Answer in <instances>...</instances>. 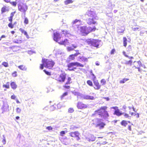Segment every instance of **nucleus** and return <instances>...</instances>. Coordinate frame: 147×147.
Instances as JSON below:
<instances>
[{
    "label": "nucleus",
    "mask_w": 147,
    "mask_h": 147,
    "mask_svg": "<svg viewBox=\"0 0 147 147\" xmlns=\"http://www.w3.org/2000/svg\"><path fill=\"white\" fill-rule=\"evenodd\" d=\"M107 107L106 106L101 107L99 109L95 111L94 113L92 114V116L98 115L99 117L102 119H106L108 118L109 116L107 111H106Z\"/></svg>",
    "instance_id": "1"
},
{
    "label": "nucleus",
    "mask_w": 147,
    "mask_h": 147,
    "mask_svg": "<svg viewBox=\"0 0 147 147\" xmlns=\"http://www.w3.org/2000/svg\"><path fill=\"white\" fill-rule=\"evenodd\" d=\"M78 31H79L81 35L83 36H86L90 32H94L97 30L95 26L92 28L90 26L87 27L86 26H83L78 27Z\"/></svg>",
    "instance_id": "2"
},
{
    "label": "nucleus",
    "mask_w": 147,
    "mask_h": 147,
    "mask_svg": "<svg viewBox=\"0 0 147 147\" xmlns=\"http://www.w3.org/2000/svg\"><path fill=\"white\" fill-rule=\"evenodd\" d=\"M77 62H72L67 65V69L69 71H74L77 69V67H84V65Z\"/></svg>",
    "instance_id": "3"
},
{
    "label": "nucleus",
    "mask_w": 147,
    "mask_h": 147,
    "mask_svg": "<svg viewBox=\"0 0 147 147\" xmlns=\"http://www.w3.org/2000/svg\"><path fill=\"white\" fill-rule=\"evenodd\" d=\"M100 41L97 39H88L86 40L87 43L90 46L98 47Z\"/></svg>",
    "instance_id": "4"
},
{
    "label": "nucleus",
    "mask_w": 147,
    "mask_h": 147,
    "mask_svg": "<svg viewBox=\"0 0 147 147\" xmlns=\"http://www.w3.org/2000/svg\"><path fill=\"white\" fill-rule=\"evenodd\" d=\"M18 9L19 11L23 13L24 15L28 9V6L26 4L21 3L18 4Z\"/></svg>",
    "instance_id": "5"
},
{
    "label": "nucleus",
    "mask_w": 147,
    "mask_h": 147,
    "mask_svg": "<svg viewBox=\"0 0 147 147\" xmlns=\"http://www.w3.org/2000/svg\"><path fill=\"white\" fill-rule=\"evenodd\" d=\"M66 74L65 73H61L57 76L56 80L59 82H64L66 78Z\"/></svg>",
    "instance_id": "6"
},
{
    "label": "nucleus",
    "mask_w": 147,
    "mask_h": 147,
    "mask_svg": "<svg viewBox=\"0 0 147 147\" xmlns=\"http://www.w3.org/2000/svg\"><path fill=\"white\" fill-rule=\"evenodd\" d=\"M72 83L71 78L70 77H68L67 81L63 86V87L66 89H69L70 88V84Z\"/></svg>",
    "instance_id": "7"
},
{
    "label": "nucleus",
    "mask_w": 147,
    "mask_h": 147,
    "mask_svg": "<svg viewBox=\"0 0 147 147\" xmlns=\"http://www.w3.org/2000/svg\"><path fill=\"white\" fill-rule=\"evenodd\" d=\"M69 134L71 137L76 138V139L78 140H79L80 139V138L79 137L80 134L78 131L71 132H70Z\"/></svg>",
    "instance_id": "8"
},
{
    "label": "nucleus",
    "mask_w": 147,
    "mask_h": 147,
    "mask_svg": "<svg viewBox=\"0 0 147 147\" xmlns=\"http://www.w3.org/2000/svg\"><path fill=\"white\" fill-rule=\"evenodd\" d=\"M137 63L139 65V67H135V68L138 69V71L140 72L142 71H145V70H144V69L146 68V67L145 65H143L142 64L141 62L140 61H138L137 62Z\"/></svg>",
    "instance_id": "9"
},
{
    "label": "nucleus",
    "mask_w": 147,
    "mask_h": 147,
    "mask_svg": "<svg viewBox=\"0 0 147 147\" xmlns=\"http://www.w3.org/2000/svg\"><path fill=\"white\" fill-rule=\"evenodd\" d=\"M53 35L54 40L56 42H58L61 38V37L60 36V34L57 32H55L53 33Z\"/></svg>",
    "instance_id": "10"
},
{
    "label": "nucleus",
    "mask_w": 147,
    "mask_h": 147,
    "mask_svg": "<svg viewBox=\"0 0 147 147\" xmlns=\"http://www.w3.org/2000/svg\"><path fill=\"white\" fill-rule=\"evenodd\" d=\"M93 81L94 86V88L96 90H98L101 88V85L99 84L97 80H95Z\"/></svg>",
    "instance_id": "11"
},
{
    "label": "nucleus",
    "mask_w": 147,
    "mask_h": 147,
    "mask_svg": "<svg viewBox=\"0 0 147 147\" xmlns=\"http://www.w3.org/2000/svg\"><path fill=\"white\" fill-rule=\"evenodd\" d=\"M111 109H113L115 110L113 114L117 116H119L123 114V113L120 112L119 110L117 107H113L111 108Z\"/></svg>",
    "instance_id": "12"
},
{
    "label": "nucleus",
    "mask_w": 147,
    "mask_h": 147,
    "mask_svg": "<svg viewBox=\"0 0 147 147\" xmlns=\"http://www.w3.org/2000/svg\"><path fill=\"white\" fill-rule=\"evenodd\" d=\"M95 19V17H92V18H89L86 20L87 23L89 25L95 24L96 23V22L94 20Z\"/></svg>",
    "instance_id": "13"
},
{
    "label": "nucleus",
    "mask_w": 147,
    "mask_h": 147,
    "mask_svg": "<svg viewBox=\"0 0 147 147\" xmlns=\"http://www.w3.org/2000/svg\"><path fill=\"white\" fill-rule=\"evenodd\" d=\"M77 107L78 109H82L86 108L87 106L86 104H84L81 102H79L77 105Z\"/></svg>",
    "instance_id": "14"
},
{
    "label": "nucleus",
    "mask_w": 147,
    "mask_h": 147,
    "mask_svg": "<svg viewBox=\"0 0 147 147\" xmlns=\"http://www.w3.org/2000/svg\"><path fill=\"white\" fill-rule=\"evenodd\" d=\"M106 124L102 122L99 121L98 122L96 125V127H98L100 129H101L103 128Z\"/></svg>",
    "instance_id": "15"
},
{
    "label": "nucleus",
    "mask_w": 147,
    "mask_h": 147,
    "mask_svg": "<svg viewBox=\"0 0 147 147\" xmlns=\"http://www.w3.org/2000/svg\"><path fill=\"white\" fill-rule=\"evenodd\" d=\"M55 63L52 60L49 61L47 62V67L51 69L55 65Z\"/></svg>",
    "instance_id": "16"
},
{
    "label": "nucleus",
    "mask_w": 147,
    "mask_h": 147,
    "mask_svg": "<svg viewBox=\"0 0 147 147\" xmlns=\"http://www.w3.org/2000/svg\"><path fill=\"white\" fill-rule=\"evenodd\" d=\"M58 43L61 45H63L66 46L69 43L68 40L67 39H65L63 40H61L58 42Z\"/></svg>",
    "instance_id": "17"
},
{
    "label": "nucleus",
    "mask_w": 147,
    "mask_h": 147,
    "mask_svg": "<svg viewBox=\"0 0 147 147\" xmlns=\"http://www.w3.org/2000/svg\"><path fill=\"white\" fill-rule=\"evenodd\" d=\"M78 60L81 62H87L88 61V59L87 58L83 56H80L78 57Z\"/></svg>",
    "instance_id": "18"
},
{
    "label": "nucleus",
    "mask_w": 147,
    "mask_h": 147,
    "mask_svg": "<svg viewBox=\"0 0 147 147\" xmlns=\"http://www.w3.org/2000/svg\"><path fill=\"white\" fill-rule=\"evenodd\" d=\"M77 47V45L74 44L72 45V47H68L67 48V49L68 51H70L74 50V49L76 48Z\"/></svg>",
    "instance_id": "19"
},
{
    "label": "nucleus",
    "mask_w": 147,
    "mask_h": 147,
    "mask_svg": "<svg viewBox=\"0 0 147 147\" xmlns=\"http://www.w3.org/2000/svg\"><path fill=\"white\" fill-rule=\"evenodd\" d=\"M86 14L89 16L92 17H95L94 16L95 13L92 11L88 10L86 12Z\"/></svg>",
    "instance_id": "20"
},
{
    "label": "nucleus",
    "mask_w": 147,
    "mask_h": 147,
    "mask_svg": "<svg viewBox=\"0 0 147 147\" xmlns=\"http://www.w3.org/2000/svg\"><path fill=\"white\" fill-rule=\"evenodd\" d=\"M8 9L7 8V7L5 6H4L1 8V14H3L5 12H8Z\"/></svg>",
    "instance_id": "21"
},
{
    "label": "nucleus",
    "mask_w": 147,
    "mask_h": 147,
    "mask_svg": "<svg viewBox=\"0 0 147 147\" xmlns=\"http://www.w3.org/2000/svg\"><path fill=\"white\" fill-rule=\"evenodd\" d=\"M11 88L13 90H15L17 87V86L16 83L14 82H12L10 83Z\"/></svg>",
    "instance_id": "22"
},
{
    "label": "nucleus",
    "mask_w": 147,
    "mask_h": 147,
    "mask_svg": "<svg viewBox=\"0 0 147 147\" xmlns=\"http://www.w3.org/2000/svg\"><path fill=\"white\" fill-rule=\"evenodd\" d=\"M84 98L85 99L92 100L94 99V97L93 96L86 95L84 96Z\"/></svg>",
    "instance_id": "23"
},
{
    "label": "nucleus",
    "mask_w": 147,
    "mask_h": 147,
    "mask_svg": "<svg viewBox=\"0 0 147 147\" xmlns=\"http://www.w3.org/2000/svg\"><path fill=\"white\" fill-rule=\"evenodd\" d=\"M96 139L95 137L93 135H91L88 138V141L89 142L94 141Z\"/></svg>",
    "instance_id": "24"
},
{
    "label": "nucleus",
    "mask_w": 147,
    "mask_h": 147,
    "mask_svg": "<svg viewBox=\"0 0 147 147\" xmlns=\"http://www.w3.org/2000/svg\"><path fill=\"white\" fill-rule=\"evenodd\" d=\"M18 67L20 70L22 71H26L27 70V68L26 66L23 65H20L18 66Z\"/></svg>",
    "instance_id": "25"
},
{
    "label": "nucleus",
    "mask_w": 147,
    "mask_h": 147,
    "mask_svg": "<svg viewBox=\"0 0 147 147\" xmlns=\"http://www.w3.org/2000/svg\"><path fill=\"white\" fill-rule=\"evenodd\" d=\"M127 39L126 37L123 38V46L126 47L127 45Z\"/></svg>",
    "instance_id": "26"
},
{
    "label": "nucleus",
    "mask_w": 147,
    "mask_h": 147,
    "mask_svg": "<svg viewBox=\"0 0 147 147\" xmlns=\"http://www.w3.org/2000/svg\"><path fill=\"white\" fill-rule=\"evenodd\" d=\"M42 64L40 65V68L42 69L44 68L45 63H46V60L45 59H43L42 60Z\"/></svg>",
    "instance_id": "27"
},
{
    "label": "nucleus",
    "mask_w": 147,
    "mask_h": 147,
    "mask_svg": "<svg viewBox=\"0 0 147 147\" xmlns=\"http://www.w3.org/2000/svg\"><path fill=\"white\" fill-rule=\"evenodd\" d=\"M74 1L73 0H66L64 1V3L65 5H67L70 3H72Z\"/></svg>",
    "instance_id": "28"
},
{
    "label": "nucleus",
    "mask_w": 147,
    "mask_h": 147,
    "mask_svg": "<svg viewBox=\"0 0 147 147\" xmlns=\"http://www.w3.org/2000/svg\"><path fill=\"white\" fill-rule=\"evenodd\" d=\"M3 87L6 88L7 89H9L10 87L9 82H7L6 83V84H3Z\"/></svg>",
    "instance_id": "29"
},
{
    "label": "nucleus",
    "mask_w": 147,
    "mask_h": 147,
    "mask_svg": "<svg viewBox=\"0 0 147 147\" xmlns=\"http://www.w3.org/2000/svg\"><path fill=\"white\" fill-rule=\"evenodd\" d=\"M22 32V33H24V34L27 37L28 36V35L26 32L24 31L22 28H20L19 29Z\"/></svg>",
    "instance_id": "30"
},
{
    "label": "nucleus",
    "mask_w": 147,
    "mask_h": 147,
    "mask_svg": "<svg viewBox=\"0 0 147 147\" xmlns=\"http://www.w3.org/2000/svg\"><path fill=\"white\" fill-rule=\"evenodd\" d=\"M129 80L128 78H123L122 80L119 81V83L120 84L124 83L126 81Z\"/></svg>",
    "instance_id": "31"
},
{
    "label": "nucleus",
    "mask_w": 147,
    "mask_h": 147,
    "mask_svg": "<svg viewBox=\"0 0 147 147\" xmlns=\"http://www.w3.org/2000/svg\"><path fill=\"white\" fill-rule=\"evenodd\" d=\"M123 55H124L125 56V57H127L129 59H134V57H132V56L129 57L128 55H127L126 54V53H125V52L123 51Z\"/></svg>",
    "instance_id": "32"
},
{
    "label": "nucleus",
    "mask_w": 147,
    "mask_h": 147,
    "mask_svg": "<svg viewBox=\"0 0 147 147\" xmlns=\"http://www.w3.org/2000/svg\"><path fill=\"white\" fill-rule=\"evenodd\" d=\"M69 58L71 60H74L75 59V57L73 54H71L69 55Z\"/></svg>",
    "instance_id": "33"
},
{
    "label": "nucleus",
    "mask_w": 147,
    "mask_h": 147,
    "mask_svg": "<svg viewBox=\"0 0 147 147\" xmlns=\"http://www.w3.org/2000/svg\"><path fill=\"white\" fill-rule=\"evenodd\" d=\"M132 61L131 60H129L128 61H126L125 63L126 65H131Z\"/></svg>",
    "instance_id": "34"
},
{
    "label": "nucleus",
    "mask_w": 147,
    "mask_h": 147,
    "mask_svg": "<svg viewBox=\"0 0 147 147\" xmlns=\"http://www.w3.org/2000/svg\"><path fill=\"white\" fill-rule=\"evenodd\" d=\"M100 82L101 84L102 85H105L106 82L105 80L104 79H101Z\"/></svg>",
    "instance_id": "35"
},
{
    "label": "nucleus",
    "mask_w": 147,
    "mask_h": 147,
    "mask_svg": "<svg viewBox=\"0 0 147 147\" xmlns=\"http://www.w3.org/2000/svg\"><path fill=\"white\" fill-rule=\"evenodd\" d=\"M87 83L88 85L89 86H93V83L90 80H88L87 81Z\"/></svg>",
    "instance_id": "36"
},
{
    "label": "nucleus",
    "mask_w": 147,
    "mask_h": 147,
    "mask_svg": "<svg viewBox=\"0 0 147 147\" xmlns=\"http://www.w3.org/2000/svg\"><path fill=\"white\" fill-rule=\"evenodd\" d=\"M121 124L122 125H123L124 126H126V125L127 124V121L125 120H123L122 122H121Z\"/></svg>",
    "instance_id": "37"
},
{
    "label": "nucleus",
    "mask_w": 147,
    "mask_h": 147,
    "mask_svg": "<svg viewBox=\"0 0 147 147\" xmlns=\"http://www.w3.org/2000/svg\"><path fill=\"white\" fill-rule=\"evenodd\" d=\"M129 113L131 115L135 116L137 118H138L139 117V115L138 113Z\"/></svg>",
    "instance_id": "38"
},
{
    "label": "nucleus",
    "mask_w": 147,
    "mask_h": 147,
    "mask_svg": "<svg viewBox=\"0 0 147 147\" xmlns=\"http://www.w3.org/2000/svg\"><path fill=\"white\" fill-rule=\"evenodd\" d=\"M68 95V92H65L63 93L61 95V99H63L65 96H67Z\"/></svg>",
    "instance_id": "39"
},
{
    "label": "nucleus",
    "mask_w": 147,
    "mask_h": 147,
    "mask_svg": "<svg viewBox=\"0 0 147 147\" xmlns=\"http://www.w3.org/2000/svg\"><path fill=\"white\" fill-rule=\"evenodd\" d=\"M8 26L11 28H13L14 27V25L12 24V22H10L8 24Z\"/></svg>",
    "instance_id": "40"
},
{
    "label": "nucleus",
    "mask_w": 147,
    "mask_h": 147,
    "mask_svg": "<svg viewBox=\"0 0 147 147\" xmlns=\"http://www.w3.org/2000/svg\"><path fill=\"white\" fill-rule=\"evenodd\" d=\"M75 51H76V53L73 55L75 56V57H76L78 56V55L80 54V53L79 52V51L78 50H75Z\"/></svg>",
    "instance_id": "41"
},
{
    "label": "nucleus",
    "mask_w": 147,
    "mask_h": 147,
    "mask_svg": "<svg viewBox=\"0 0 147 147\" xmlns=\"http://www.w3.org/2000/svg\"><path fill=\"white\" fill-rule=\"evenodd\" d=\"M74 111V110L73 108H70L68 109V112L70 113H73Z\"/></svg>",
    "instance_id": "42"
},
{
    "label": "nucleus",
    "mask_w": 147,
    "mask_h": 147,
    "mask_svg": "<svg viewBox=\"0 0 147 147\" xmlns=\"http://www.w3.org/2000/svg\"><path fill=\"white\" fill-rule=\"evenodd\" d=\"M12 76L14 77H16L17 76V72L14 71L11 74Z\"/></svg>",
    "instance_id": "43"
},
{
    "label": "nucleus",
    "mask_w": 147,
    "mask_h": 147,
    "mask_svg": "<svg viewBox=\"0 0 147 147\" xmlns=\"http://www.w3.org/2000/svg\"><path fill=\"white\" fill-rule=\"evenodd\" d=\"M24 23L25 24H27L28 23V19L26 17L24 18Z\"/></svg>",
    "instance_id": "44"
},
{
    "label": "nucleus",
    "mask_w": 147,
    "mask_h": 147,
    "mask_svg": "<svg viewBox=\"0 0 147 147\" xmlns=\"http://www.w3.org/2000/svg\"><path fill=\"white\" fill-rule=\"evenodd\" d=\"M66 131H62L60 132V135L61 136H63L65 134Z\"/></svg>",
    "instance_id": "45"
},
{
    "label": "nucleus",
    "mask_w": 147,
    "mask_h": 147,
    "mask_svg": "<svg viewBox=\"0 0 147 147\" xmlns=\"http://www.w3.org/2000/svg\"><path fill=\"white\" fill-rule=\"evenodd\" d=\"M2 64L5 67H7L8 66V63L7 62H4L2 63Z\"/></svg>",
    "instance_id": "46"
},
{
    "label": "nucleus",
    "mask_w": 147,
    "mask_h": 147,
    "mask_svg": "<svg viewBox=\"0 0 147 147\" xmlns=\"http://www.w3.org/2000/svg\"><path fill=\"white\" fill-rule=\"evenodd\" d=\"M10 3L13 6L15 7L17 5V3L16 1L11 2Z\"/></svg>",
    "instance_id": "47"
},
{
    "label": "nucleus",
    "mask_w": 147,
    "mask_h": 147,
    "mask_svg": "<svg viewBox=\"0 0 147 147\" xmlns=\"http://www.w3.org/2000/svg\"><path fill=\"white\" fill-rule=\"evenodd\" d=\"M131 48V46L130 45H129L128 46V47H127V51L129 52L130 51H131L132 50Z\"/></svg>",
    "instance_id": "48"
},
{
    "label": "nucleus",
    "mask_w": 147,
    "mask_h": 147,
    "mask_svg": "<svg viewBox=\"0 0 147 147\" xmlns=\"http://www.w3.org/2000/svg\"><path fill=\"white\" fill-rule=\"evenodd\" d=\"M92 75L93 77L92 79V80L93 81L94 80H96V76L94 75V74L92 73Z\"/></svg>",
    "instance_id": "49"
},
{
    "label": "nucleus",
    "mask_w": 147,
    "mask_h": 147,
    "mask_svg": "<svg viewBox=\"0 0 147 147\" xmlns=\"http://www.w3.org/2000/svg\"><path fill=\"white\" fill-rule=\"evenodd\" d=\"M16 111L17 113H20L21 111V109L19 107L17 108L16 109Z\"/></svg>",
    "instance_id": "50"
},
{
    "label": "nucleus",
    "mask_w": 147,
    "mask_h": 147,
    "mask_svg": "<svg viewBox=\"0 0 147 147\" xmlns=\"http://www.w3.org/2000/svg\"><path fill=\"white\" fill-rule=\"evenodd\" d=\"M115 52V49H113L110 52V53L111 54H113Z\"/></svg>",
    "instance_id": "51"
},
{
    "label": "nucleus",
    "mask_w": 147,
    "mask_h": 147,
    "mask_svg": "<svg viewBox=\"0 0 147 147\" xmlns=\"http://www.w3.org/2000/svg\"><path fill=\"white\" fill-rule=\"evenodd\" d=\"M78 22H80V20H78L77 19H76L73 22V24H75L76 23Z\"/></svg>",
    "instance_id": "52"
},
{
    "label": "nucleus",
    "mask_w": 147,
    "mask_h": 147,
    "mask_svg": "<svg viewBox=\"0 0 147 147\" xmlns=\"http://www.w3.org/2000/svg\"><path fill=\"white\" fill-rule=\"evenodd\" d=\"M16 12L14 11V12H12L10 14V17L13 18V16H14L15 13H16Z\"/></svg>",
    "instance_id": "53"
},
{
    "label": "nucleus",
    "mask_w": 147,
    "mask_h": 147,
    "mask_svg": "<svg viewBox=\"0 0 147 147\" xmlns=\"http://www.w3.org/2000/svg\"><path fill=\"white\" fill-rule=\"evenodd\" d=\"M62 32L64 34H69L67 30L65 31L64 30Z\"/></svg>",
    "instance_id": "54"
},
{
    "label": "nucleus",
    "mask_w": 147,
    "mask_h": 147,
    "mask_svg": "<svg viewBox=\"0 0 147 147\" xmlns=\"http://www.w3.org/2000/svg\"><path fill=\"white\" fill-rule=\"evenodd\" d=\"M47 129L49 130H51L53 129V128L51 126H48L47 127Z\"/></svg>",
    "instance_id": "55"
},
{
    "label": "nucleus",
    "mask_w": 147,
    "mask_h": 147,
    "mask_svg": "<svg viewBox=\"0 0 147 147\" xmlns=\"http://www.w3.org/2000/svg\"><path fill=\"white\" fill-rule=\"evenodd\" d=\"M78 127H76V126H73V127H71V128H70V129H77L78 128Z\"/></svg>",
    "instance_id": "56"
},
{
    "label": "nucleus",
    "mask_w": 147,
    "mask_h": 147,
    "mask_svg": "<svg viewBox=\"0 0 147 147\" xmlns=\"http://www.w3.org/2000/svg\"><path fill=\"white\" fill-rule=\"evenodd\" d=\"M13 18L10 17L8 18L9 21H10V22H12L13 21Z\"/></svg>",
    "instance_id": "57"
},
{
    "label": "nucleus",
    "mask_w": 147,
    "mask_h": 147,
    "mask_svg": "<svg viewBox=\"0 0 147 147\" xmlns=\"http://www.w3.org/2000/svg\"><path fill=\"white\" fill-rule=\"evenodd\" d=\"M16 98V96L14 95H12L11 96V98L12 99H15Z\"/></svg>",
    "instance_id": "58"
},
{
    "label": "nucleus",
    "mask_w": 147,
    "mask_h": 147,
    "mask_svg": "<svg viewBox=\"0 0 147 147\" xmlns=\"http://www.w3.org/2000/svg\"><path fill=\"white\" fill-rule=\"evenodd\" d=\"M3 137L4 138V139H3V140H2V142L3 143V144H5L6 143V140H5V139L4 136L3 135Z\"/></svg>",
    "instance_id": "59"
},
{
    "label": "nucleus",
    "mask_w": 147,
    "mask_h": 147,
    "mask_svg": "<svg viewBox=\"0 0 147 147\" xmlns=\"http://www.w3.org/2000/svg\"><path fill=\"white\" fill-rule=\"evenodd\" d=\"M11 0H3L4 1L7 3H10Z\"/></svg>",
    "instance_id": "60"
},
{
    "label": "nucleus",
    "mask_w": 147,
    "mask_h": 147,
    "mask_svg": "<svg viewBox=\"0 0 147 147\" xmlns=\"http://www.w3.org/2000/svg\"><path fill=\"white\" fill-rule=\"evenodd\" d=\"M124 117L125 118H128L129 117V115L128 114H126V113H125L124 115Z\"/></svg>",
    "instance_id": "61"
},
{
    "label": "nucleus",
    "mask_w": 147,
    "mask_h": 147,
    "mask_svg": "<svg viewBox=\"0 0 147 147\" xmlns=\"http://www.w3.org/2000/svg\"><path fill=\"white\" fill-rule=\"evenodd\" d=\"M139 29L138 27L134 28H132V29L134 31H136Z\"/></svg>",
    "instance_id": "62"
},
{
    "label": "nucleus",
    "mask_w": 147,
    "mask_h": 147,
    "mask_svg": "<svg viewBox=\"0 0 147 147\" xmlns=\"http://www.w3.org/2000/svg\"><path fill=\"white\" fill-rule=\"evenodd\" d=\"M103 98L105 99L107 101H109V97H103Z\"/></svg>",
    "instance_id": "63"
},
{
    "label": "nucleus",
    "mask_w": 147,
    "mask_h": 147,
    "mask_svg": "<svg viewBox=\"0 0 147 147\" xmlns=\"http://www.w3.org/2000/svg\"><path fill=\"white\" fill-rule=\"evenodd\" d=\"M47 74L49 76H50L51 75V73L47 71Z\"/></svg>",
    "instance_id": "64"
}]
</instances>
